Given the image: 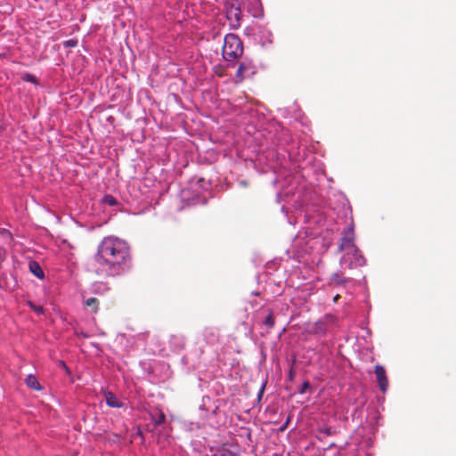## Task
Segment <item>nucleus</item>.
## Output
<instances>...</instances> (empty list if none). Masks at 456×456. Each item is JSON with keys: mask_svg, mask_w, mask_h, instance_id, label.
Returning a JSON list of instances; mask_svg holds the SVG:
<instances>
[{"mask_svg": "<svg viewBox=\"0 0 456 456\" xmlns=\"http://www.w3.org/2000/svg\"><path fill=\"white\" fill-rule=\"evenodd\" d=\"M129 257L126 242L116 237H105L99 244L97 252L88 263V270L97 275H110Z\"/></svg>", "mask_w": 456, "mask_h": 456, "instance_id": "1", "label": "nucleus"}, {"mask_svg": "<svg viewBox=\"0 0 456 456\" xmlns=\"http://www.w3.org/2000/svg\"><path fill=\"white\" fill-rule=\"evenodd\" d=\"M243 53V44L235 34H227L224 37L222 54L225 61H234Z\"/></svg>", "mask_w": 456, "mask_h": 456, "instance_id": "2", "label": "nucleus"}, {"mask_svg": "<svg viewBox=\"0 0 456 456\" xmlns=\"http://www.w3.org/2000/svg\"><path fill=\"white\" fill-rule=\"evenodd\" d=\"M356 248L357 247L354 244V229L352 227H348L343 232L341 241L338 247L339 251L345 252V256L343 257L344 261H347V257L350 256V252H355Z\"/></svg>", "mask_w": 456, "mask_h": 456, "instance_id": "3", "label": "nucleus"}, {"mask_svg": "<svg viewBox=\"0 0 456 456\" xmlns=\"http://www.w3.org/2000/svg\"><path fill=\"white\" fill-rule=\"evenodd\" d=\"M107 201L109 202L110 205H115L116 204V200L112 197H110V199H107Z\"/></svg>", "mask_w": 456, "mask_h": 456, "instance_id": "23", "label": "nucleus"}, {"mask_svg": "<svg viewBox=\"0 0 456 456\" xmlns=\"http://www.w3.org/2000/svg\"><path fill=\"white\" fill-rule=\"evenodd\" d=\"M339 297H340V296H339V295H336V296L334 297V299H333V300H334V302H337V301L338 300V298H339Z\"/></svg>", "mask_w": 456, "mask_h": 456, "instance_id": "24", "label": "nucleus"}, {"mask_svg": "<svg viewBox=\"0 0 456 456\" xmlns=\"http://www.w3.org/2000/svg\"><path fill=\"white\" fill-rule=\"evenodd\" d=\"M257 71L256 66L251 60L244 59L238 66L235 74V83H241L244 79L251 77Z\"/></svg>", "mask_w": 456, "mask_h": 456, "instance_id": "4", "label": "nucleus"}, {"mask_svg": "<svg viewBox=\"0 0 456 456\" xmlns=\"http://www.w3.org/2000/svg\"><path fill=\"white\" fill-rule=\"evenodd\" d=\"M85 305L87 307H90L94 314H96L99 311V300L96 297H89L85 301Z\"/></svg>", "mask_w": 456, "mask_h": 456, "instance_id": "13", "label": "nucleus"}, {"mask_svg": "<svg viewBox=\"0 0 456 456\" xmlns=\"http://www.w3.org/2000/svg\"><path fill=\"white\" fill-rule=\"evenodd\" d=\"M374 373L376 375V378H377V380H378V383H379V387L380 388V390L385 393L387 389V387H388V379H387V373H386V370L383 366L381 365H376L375 366V370H374Z\"/></svg>", "mask_w": 456, "mask_h": 456, "instance_id": "6", "label": "nucleus"}, {"mask_svg": "<svg viewBox=\"0 0 456 456\" xmlns=\"http://www.w3.org/2000/svg\"><path fill=\"white\" fill-rule=\"evenodd\" d=\"M320 432L324 433L327 436H330L331 434L330 428H322V429L320 430Z\"/></svg>", "mask_w": 456, "mask_h": 456, "instance_id": "21", "label": "nucleus"}, {"mask_svg": "<svg viewBox=\"0 0 456 456\" xmlns=\"http://www.w3.org/2000/svg\"><path fill=\"white\" fill-rule=\"evenodd\" d=\"M310 387V382L309 381H304L303 384H302V387L299 390V393L300 394H305L306 392V390Z\"/></svg>", "mask_w": 456, "mask_h": 456, "instance_id": "18", "label": "nucleus"}, {"mask_svg": "<svg viewBox=\"0 0 456 456\" xmlns=\"http://www.w3.org/2000/svg\"><path fill=\"white\" fill-rule=\"evenodd\" d=\"M264 324L268 328V329H272L273 328L274 324H275V320H274V317H273V312L272 311H269L268 314L266 315V317L265 318L264 320Z\"/></svg>", "mask_w": 456, "mask_h": 456, "instance_id": "14", "label": "nucleus"}, {"mask_svg": "<svg viewBox=\"0 0 456 456\" xmlns=\"http://www.w3.org/2000/svg\"><path fill=\"white\" fill-rule=\"evenodd\" d=\"M152 421L155 426L161 425V424L165 423V421H166V415L164 414V412L162 411L159 410L157 417L156 418L152 417Z\"/></svg>", "mask_w": 456, "mask_h": 456, "instance_id": "15", "label": "nucleus"}, {"mask_svg": "<svg viewBox=\"0 0 456 456\" xmlns=\"http://www.w3.org/2000/svg\"><path fill=\"white\" fill-rule=\"evenodd\" d=\"M137 434H138V436H142V431L138 430Z\"/></svg>", "mask_w": 456, "mask_h": 456, "instance_id": "25", "label": "nucleus"}, {"mask_svg": "<svg viewBox=\"0 0 456 456\" xmlns=\"http://www.w3.org/2000/svg\"><path fill=\"white\" fill-rule=\"evenodd\" d=\"M105 399H106L107 405L110 407L120 408L122 406V403L111 392H108L105 394Z\"/></svg>", "mask_w": 456, "mask_h": 456, "instance_id": "9", "label": "nucleus"}, {"mask_svg": "<svg viewBox=\"0 0 456 456\" xmlns=\"http://www.w3.org/2000/svg\"><path fill=\"white\" fill-rule=\"evenodd\" d=\"M1 233L4 234V236L8 237V238H11L12 237V234L10 232H8L7 230H2L1 231Z\"/></svg>", "mask_w": 456, "mask_h": 456, "instance_id": "22", "label": "nucleus"}, {"mask_svg": "<svg viewBox=\"0 0 456 456\" xmlns=\"http://www.w3.org/2000/svg\"><path fill=\"white\" fill-rule=\"evenodd\" d=\"M65 45L73 47V46L77 45V41H75V40H69V41L65 42Z\"/></svg>", "mask_w": 456, "mask_h": 456, "instance_id": "20", "label": "nucleus"}, {"mask_svg": "<svg viewBox=\"0 0 456 456\" xmlns=\"http://www.w3.org/2000/svg\"><path fill=\"white\" fill-rule=\"evenodd\" d=\"M242 12L239 4H232L226 8V18L231 28L236 29L240 26Z\"/></svg>", "mask_w": 456, "mask_h": 456, "instance_id": "5", "label": "nucleus"}, {"mask_svg": "<svg viewBox=\"0 0 456 456\" xmlns=\"http://www.w3.org/2000/svg\"><path fill=\"white\" fill-rule=\"evenodd\" d=\"M29 271L37 278L43 279L45 273L40 265L37 261H30L28 264Z\"/></svg>", "mask_w": 456, "mask_h": 456, "instance_id": "10", "label": "nucleus"}, {"mask_svg": "<svg viewBox=\"0 0 456 456\" xmlns=\"http://www.w3.org/2000/svg\"><path fill=\"white\" fill-rule=\"evenodd\" d=\"M214 456H240L239 446L224 444L216 451Z\"/></svg>", "mask_w": 456, "mask_h": 456, "instance_id": "7", "label": "nucleus"}, {"mask_svg": "<svg viewBox=\"0 0 456 456\" xmlns=\"http://www.w3.org/2000/svg\"><path fill=\"white\" fill-rule=\"evenodd\" d=\"M28 305H29V307L34 311L36 312L37 314H41L44 313V308L43 306L41 305H35L34 303H32L31 301H28Z\"/></svg>", "mask_w": 456, "mask_h": 456, "instance_id": "16", "label": "nucleus"}, {"mask_svg": "<svg viewBox=\"0 0 456 456\" xmlns=\"http://www.w3.org/2000/svg\"><path fill=\"white\" fill-rule=\"evenodd\" d=\"M347 281L348 279L341 273H335L330 277V283L334 286H345Z\"/></svg>", "mask_w": 456, "mask_h": 456, "instance_id": "11", "label": "nucleus"}, {"mask_svg": "<svg viewBox=\"0 0 456 456\" xmlns=\"http://www.w3.org/2000/svg\"><path fill=\"white\" fill-rule=\"evenodd\" d=\"M289 421H290V417L289 416L288 419H286L285 423H283V425L280 428V431H281V432L284 431L287 428Z\"/></svg>", "mask_w": 456, "mask_h": 456, "instance_id": "19", "label": "nucleus"}, {"mask_svg": "<svg viewBox=\"0 0 456 456\" xmlns=\"http://www.w3.org/2000/svg\"><path fill=\"white\" fill-rule=\"evenodd\" d=\"M25 383L27 384V386L36 391H39L42 389V387L40 386L38 380L37 379V378L34 376V375H28L26 379H25Z\"/></svg>", "mask_w": 456, "mask_h": 456, "instance_id": "12", "label": "nucleus"}, {"mask_svg": "<svg viewBox=\"0 0 456 456\" xmlns=\"http://www.w3.org/2000/svg\"><path fill=\"white\" fill-rule=\"evenodd\" d=\"M22 78L25 81H28V82H31V83H37L36 77L33 75L28 74V73L25 74Z\"/></svg>", "mask_w": 456, "mask_h": 456, "instance_id": "17", "label": "nucleus"}, {"mask_svg": "<svg viewBox=\"0 0 456 456\" xmlns=\"http://www.w3.org/2000/svg\"><path fill=\"white\" fill-rule=\"evenodd\" d=\"M350 256H352L350 259V268H353L354 266H362L365 265L366 260L361 254L358 248H355V252H350Z\"/></svg>", "mask_w": 456, "mask_h": 456, "instance_id": "8", "label": "nucleus"}]
</instances>
